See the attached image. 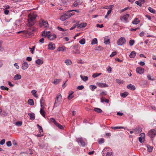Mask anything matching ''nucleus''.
I'll list each match as a JSON object with an SVG mask.
<instances>
[{
	"label": "nucleus",
	"instance_id": "f257e3e1",
	"mask_svg": "<svg viewBox=\"0 0 156 156\" xmlns=\"http://www.w3.org/2000/svg\"><path fill=\"white\" fill-rule=\"evenodd\" d=\"M37 15L36 13H30L28 16L27 25L28 27H31L34 25L36 22V17Z\"/></svg>",
	"mask_w": 156,
	"mask_h": 156
},
{
	"label": "nucleus",
	"instance_id": "f03ea898",
	"mask_svg": "<svg viewBox=\"0 0 156 156\" xmlns=\"http://www.w3.org/2000/svg\"><path fill=\"white\" fill-rule=\"evenodd\" d=\"M112 151L109 147H105L102 152L103 156H112Z\"/></svg>",
	"mask_w": 156,
	"mask_h": 156
},
{
	"label": "nucleus",
	"instance_id": "7ed1b4c3",
	"mask_svg": "<svg viewBox=\"0 0 156 156\" xmlns=\"http://www.w3.org/2000/svg\"><path fill=\"white\" fill-rule=\"evenodd\" d=\"M62 101V98L60 94H58L56 97V100L55 102V105L56 106H58Z\"/></svg>",
	"mask_w": 156,
	"mask_h": 156
},
{
	"label": "nucleus",
	"instance_id": "20e7f679",
	"mask_svg": "<svg viewBox=\"0 0 156 156\" xmlns=\"http://www.w3.org/2000/svg\"><path fill=\"white\" fill-rule=\"evenodd\" d=\"M147 135L151 138L154 137L156 135V130L154 129H151L148 132Z\"/></svg>",
	"mask_w": 156,
	"mask_h": 156
},
{
	"label": "nucleus",
	"instance_id": "39448f33",
	"mask_svg": "<svg viewBox=\"0 0 156 156\" xmlns=\"http://www.w3.org/2000/svg\"><path fill=\"white\" fill-rule=\"evenodd\" d=\"M126 42L125 38L124 37H122L118 40L117 44L118 45L121 46L125 44Z\"/></svg>",
	"mask_w": 156,
	"mask_h": 156
},
{
	"label": "nucleus",
	"instance_id": "423d86ee",
	"mask_svg": "<svg viewBox=\"0 0 156 156\" xmlns=\"http://www.w3.org/2000/svg\"><path fill=\"white\" fill-rule=\"evenodd\" d=\"M70 48L73 49V53L79 54L80 53L79 50L78 48V46L77 45H75L71 46Z\"/></svg>",
	"mask_w": 156,
	"mask_h": 156
},
{
	"label": "nucleus",
	"instance_id": "0eeeda50",
	"mask_svg": "<svg viewBox=\"0 0 156 156\" xmlns=\"http://www.w3.org/2000/svg\"><path fill=\"white\" fill-rule=\"evenodd\" d=\"M129 15L127 14L121 16L120 17V20L122 21L125 23L128 22L127 20L129 17Z\"/></svg>",
	"mask_w": 156,
	"mask_h": 156
},
{
	"label": "nucleus",
	"instance_id": "6e6552de",
	"mask_svg": "<svg viewBox=\"0 0 156 156\" xmlns=\"http://www.w3.org/2000/svg\"><path fill=\"white\" fill-rule=\"evenodd\" d=\"M40 24L41 26H44V27H48V24L47 21L42 19H41L40 21Z\"/></svg>",
	"mask_w": 156,
	"mask_h": 156
},
{
	"label": "nucleus",
	"instance_id": "1a4fd4ad",
	"mask_svg": "<svg viewBox=\"0 0 156 156\" xmlns=\"http://www.w3.org/2000/svg\"><path fill=\"white\" fill-rule=\"evenodd\" d=\"M76 141L79 143H80L83 147H84L85 145V142L82 138H77Z\"/></svg>",
	"mask_w": 156,
	"mask_h": 156
},
{
	"label": "nucleus",
	"instance_id": "9d476101",
	"mask_svg": "<svg viewBox=\"0 0 156 156\" xmlns=\"http://www.w3.org/2000/svg\"><path fill=\"white\" fill-rule=\"evenodd\" d=\"M67 14H68L66 13L62 15L60 17V20L62 21H64L68 18H69V15Z\"/></svg>",
	"mask_w": 156,
	"mask_h": 156
},
{
	"label": "nucleus",
	"instance_id": "9b49d317",
	"mask_svg": "<svg viewBox=\"0 0 156 156\" xmlns=\"http://www.w3.org/2000/svg\"><path fill=\"white\" fill-rule=\"evenodd\" d=\"M55 48V45L52 42L50 43L48 45V49L51 50H53Z\"/></svg>",
	"mask_w": 156,
	"mask_h": 156
},
{
	"label": "nucleus",
	"instance_id": "f8f14e48",
	"mask_svg": "<svg viewBox=\"0 0 156 156\" xmlns=\"http://www.w3.org/2000/svg\"><path fill=\"white\" fill-rule=\"evenodd\" d=\"M23 62L22 65V68L23 70H25L28 68L29 65L27 62L23 61Z\"/></svg>",
	"mask_w": 156,
	"mask_h": 156
},
{
	"label": "nucleus",
	"instance_id": "ddd939ff",
	"mask_svg": "<svg viewBox=\"0 0 156 156\" xmlns=\"http://www.w3.org/2000/svg\"><path fill=\"white\" fill-rule=\"evenodd\" d=\"M144 71V69L140 67H137L136 69V72L140 74H141L143 73Z\"/></svg>",
	"mask_w": 156,
	"mask_h": 156
},
{
	"label": "nucleus",
	"instance_id": "4468645a",
	"mask_svg": "<svg viewBox=\"0 0 156 156\" xmlns=\"http://www.w3.org/2000/svg\"><path fill=\"white\" fill-rule=\"evenodd\" d=\"M97 85L98 86L101 87H108V85L106 83H97Z\"/></svg>",
	"mask_w": 156,
	"mask_h": 156
},
{
	"label": "nucleus",
	"instance_id": "2eb2a0df",
	"mask_svg": "<svg viewBox=\"0 0 156 156\" xmlns=\"http://www.w3.org/2000/svg\"><path fill=\"white\" fill-rule=\"evenodd\" d=\"M56 35L54 34H49L48 35V38L51 40H52L56 38Z\"/></svg>",
	"mask_w": 156,
	"mask_h": 156
},
{
	"label": "nucleus",
	"instance_id": "dca6fc26",
	"mask_svg": "<svg viewBox=\"0 0 156 156\" xmlns=\"http://www.w3.org/2000/svg\"><path fill=\"white\" fill-rule=\"evenodd\" d=\"M87 25L86 23H81L80 24L78 23V27L80 28H83L86 27Z\"/></svg>",
	"mask_w": 156,
	"mask_h": 156
},
{
	"label": "nucleus",
	"instance_id": "f3484780",
	"mask_svg": "<svg viewBox=\"0 0 156 156\" xmlns=\"http://www.w3.org/2000/svg\"><path fill=\"white\" fill-rule=\"evenodd\" d=\"M81 4V3L80 2L79 0L76 1L74 2L73 4L72 5V6L76 7L78 5H80Z\"/></svg>",
	"mask_w": 156,
	"mask_h": 156
},
{
	"label": "nucleus",
	"instance_id": "a211bd4d",
	"mask_svg": "<svg viewBox=\"0 0 156 156\" xmlns=\"http://www.w3.org/2000/svg\"><path fill=\"white\" fill-rule=\"evenodd\" d=\"M101 102H105L107 103H108L109 102V100L108 99H106L105 97H102L101 99Z\"/></svg>",
	"mask_w": 156,
	"mask_h": 156
},
{
	"label": "nucleus",
	"instance_id": "6ab92c4d",
	"mask_svg": "<svg viewBox=\"0 0 156 156\" xmlns=\"http://www.w3.org/2000/svg\"><path fill=\"white\" fill-rule=\"evenodd\" d=\"M40 103L41 108H44V101L43 97H42L41 99Z\"/></svg>",
	"mask_w": 156,
	"mask_h": 156
},
{
	"label": "nucleus",
	"instance_id": "aec40b11",
	"mask_svg": "<svg viewBox=\"0 0 156 156\" xmlns=\"http://www.w3.org/2000/svg\"><path fill=\"white\" fill-rule=\"evenodd\" d=\"M127 87L128 89H130L132 90H134L136 89L135 86L134 85H132L131 84L127 85Z\"/></svg>",
	"mask_w": 156,
	"mask_h": 156
},
{
	"label": "nucleus",
	"instance_id": "412c9836",
	"mask_svg": "<svg viewBox=\"0 0 156 156\" xmlns=\"http://www.w3.org/2000/svg\"><path fill=\"white\" fill-rule=\"evenodd\" d=\"M28 115L30 116V119L34 120L35 118V114L34 113H29L28 114Z\"/></svg>",
	"mask_w": 156,
	"mask_h": 156
},
{
	"label": "nucleus",
	"instance_id": "4be33fe9",
	"mask_svg": "<svg viewBox=\"0 0 156 156\" xmlns=\"http://www.w3.org/2000/svg\"><path fill=\"white\" fill-rule=\"evenodd\" d=\"M66 48L64 46H62L61 47H59L57 49L58 51H65L66 50Z\"/></svg>",
	"mask_w": 156,
	"mask_h": 156
},
{
	"label": "nucleus",
	"instance_id": "5701e85b",
	"mask_svg": "<svg viewBox=\"0 0 156 156\" xmlns=\"http://www.w3.org/2000/svg\"><path fill=\"white\" fill-rule=\"evenodd\" d=\"M28 104L31 105H34V102L33 99H29L27 101Z\"/></svg>",
	"mask_w": 156,
	"mask_h": 156
},
{
	"label": "nucleus",
	"instance_id": "b1692460",
	"mask_svg": "<svg viewBox=\"0 0 156 156\" xmlns=\"http://www.w3.org/2000/svg\"><path fill=\"white\" fill-rule=\"evenodd\" d=\"M21 78V76L20 74H16L14 77V79L15 80L20 79Z\"/></svg>",
	"mask_w": 156,
	"mask_h": 156
},
{
	"label": "nucleus",
	"instance_id": "393cba45",
	"mask_svg": "<svg viewBox=\"0 0 156 156\" xmlns=\"http://www.w3.org/2000/svg\"><path fill=\"white\" fill-rule=\"evenodd\" d=\"M137 20H138V18H135L134 19V20L132 21V23H133V24H138L140 23V21Z\"/></svg>",
	"mask_w": 156,
	"mask_h": 156
},
{
	"label": "nucleus",
	"instance_id": "a878e982",
	"mask_svg": "<svg viewBox=\"0 0 156 156\" xmlns=\"http://www.w3.org/2000/svg\"><path fill=\"white\" fill-rule=\"evenodd\" d=\"M136 53L134 51H132L129 55V57L131 58H134L136 55Z\"/></svg>",
	"mask_w": 156,
	"mask_h": 156
},
{
	"label": "nucleus",
	"instance_id": "bb28decb",
	"mask_svg": "<svg viewBox=\"0 0 156 156\" xmlns=\"http://www.w3.org/2000/svg\"><path fill=\"white\" fill-rule=\"evenodd\" d=\"M104 43L106 44H108L110 43V39L105 37L104 38Z\"/></svg>",
	"mask_w": 156,
	"mask_h": 156
},
{
	"label": "nucleus",
	"instance_id": "cd10ccee",
	"mask_svg": "<svg viewBox=\"0 0 156 156\" xmlns=\"http://www.w3.org/2000/svg\"><path fill=\"white\" fill-rule=\"evenodd\" d=\"M65 63L67 65H69L72 63V61L70 59H66L65 61Z\"/></svg>",
	"mask_w": 156,
	"mask_h": 156
},
{
	"label": "nucleus",
	"instance_id": "c85d7f7f",
	"mask_svg": "<svg viewBox=\"0 0 156 156\" xmlns=\"http://www.w3.org/2000/svg\"><path fill=\"white\" fill-rule=\"evenodd\" d=\"M61 79H55L53 82V83L55 85H57L58 84L60 81Z\"/></svg>",
	"mask_w": 156,
	"mask_h": 156
},
{
	"label": "nucleus",
	"instance_id": "c756f323",
	"mask_svg": "<svg viewBox=\"0 0 156 156\" xmlns=\"http://www.w3.org/2000/svg\"><path fill=\"white\" fill-rule=\"evenodd\" d=\"M43 108H41L40 112L41 115L44 117H45V112L44 110L43 109Z\"/></svg>",
	"mask_w": 156,
	"mask_h": 156
},
{
	"label": "nucleus",
	"instance_id": "7c9ffc66",
	"mask_svg": "<svg viewBox=\"0 0 156 156\" xmlns=\"http://www.w3.org/2000/svg\"><path fill=\"white\" fill-rule=\"evenodd\" d=\"M80 76L81 79L84 81H86L88 79V77L87 76H83L81 75Z\"/></svg>",
	"mask_w": 156,
	"mask_h": 156
},
{
	"label": "nucleus",
	"instance_id": "2f4dec72",
	"mask_svg": "<svg viewBox=\"0 0 156 156\" xmlns=\"http://www.w3.org/2000/svg\"><path fill=\"white\" fill-rule=\"evenodd\" d=\"M71 93L69 94L68 97V99L70 100L74 97V96L73 95V92L71 91Z\"/></svg>",
	"mask_w": 156,
	"mask_h": 156
},
{
	"label": "nucleus",
	"instance_id": "473e14b6",
	"mask_svg": "<svg viewBox=\"0 0 156 156\" xmlns=\"http://www.w3.org/2000/svg\"><path fill=\"white\" fill-rule=\"evenodd\" d=\"M147 148L148 151L149 152H151L152 151L153 147L149 145H147Z\"/></svg>",
	"mask_w": 156,
	"mask_h": 156
},
{
	"label": "nucleus",
	"instance_id": "72a5a7b5",
	"mask_svg": "<svg viewBox=\"0 0 156 156\" xmlns=\"http://www.w3.org/2000/svg\"><path fill=\"white\" fill-rule=\"evenodd\" d=\"M98 43V41L97 39L96 38H94L93 39L92 41L91 44L92 45L94 44H96Z\"/></svg>",
	"mask_w": 156,
	"mask_h": 156
},
{
	"label": "nucleus",
	"instance_id": "f704fd0d",
	"mask_svg": "<svg viewBox=\"0 0 156 156\" xmlns=\"http://www.w3.org/2000/svg\"><path fill=\"white\" fill-rule=\"evenodd\" d=\"M55 125L58 127L59 129H64V127H63L61 124H59L57 122L55 124Z\"/></svg>",
	"mask_w": 156,
	"mask_h": 156
},
{
	"label": "nucleus",
	"instance_id": "c9c22d12",
	"mask_svg": "<svg viewBox=\"0 0 156 156\" xmlns=\"http://www.w3.org/2000/svg\"><path fill=\"white\" fill-rule=\"evenodd\" d=\"M36 62L37 64L40 65V64H41L43 63V61L42 60H41L40 59H38L36 61Z\"/></svg>",
	"mask_w": 156,
	"mask_h": 156
},
{
	"label": "nucleus",
	"instance_id": "e433bc0d",
	"mask_svg": "<svg viewBox=\"0 0 156 156\" xmlns=\"http://www.w3.org/2000/svg\"><path fill=\"white\" fill-rule=\"evenodd\" d=\"M37 126L39 129V133H41L43 132V130L42 127L40 126L39 124H37Z\"/></svg>",
	"mask_w": 156,
	"mask_h": 156
},
{
	"label": "nucleus",
	"instance_id": "4c0bfd02",
	"mask_svg": "<svg viewBox=\"0 0 156 156\" xmlns=\"http://www.w3.org/2000/svg\"><path fill=\"white\" fill-rule=\"evenodd\" d=\"M37 92V91L35 90H33L31 91V93L35 97H37V94H36Z\"/></svg>",
	"mask_w": 156,
	"mask_h": 156
},
{
	"label": "nucleus",
	"instance_id": "58836bf2",
	"mask_svg": "<svg viewBox=\"0 0 156 156\" xmlns=\"http://www.w3.org/2000/svg\"><path fill=\"white\" fill-rule=\"evenodd\" d=\"M94 110L98 112V113H101L102 112V110L100 108H94Z\"/></svg>",
	"mask_w": 156,
	"mask_h": 156
},
{
	"label": "nucleus",
	"instance_id": "ea45409f",
	"mask_svg": "<svg viewBox=\"0 0 156 156\" xmlns=\"http://www.w3.org/2000/svg\"><path fill=\"white\" fill-rule=\"evenodd\" d=\"M135 41L134 40H130L129 41V43L130 46H132L135 43Z\"/></svg>",
	"mask_w": 156,
	"mask_h": 156
},
{
	"label": "nucleus",
	"instance_id": "a19ab883",
	"mask_svg": "<svg viewBox=\"0 0 156 156\" xmlns=\"http://www.w3.org/2000/svg\"><path fill=\"white\" fill-rule=\"evenodd\" d=\"M79 23V21L78 22H77L76 24H74L72 27H71L70 29V30H73L74 29L76 26L78 27V23Z\"/></svg>",
	"mask_w": 156,
	"mask_h": 156
},
{
	"label": "nucleus",
	"instance_id": "79ce46f5",
	"mask_svg": "<svg viewBox=\"0 0 156 156\" xmlns=\"http://www.w3.org/2000/svg\"><path fill=\"white\" fill-rule=\"evenodd\" d=\"M49 33L47 32L43 31L42 34V36L43 37H46L48 35Z\"/></svg>",
	"mask_w": 156,
	"mask_h": 156
},
{
	"label": "nucleus",
	"instance_id": "37998d69",
	"mask_svg": "<svg viewBox=\"0 0 156 156\" xmlns=\"http://www.w3.org/2000/svg\"><path fill=\"white\" fill-rule=\"evenodd\" d=\"M149 11L151 13H155V10L151 7H149L148 8Z\"/></svg>",
	"mask_w": 156,
	"mask_h": 156
},
{
	"label": "nucleus",
	"instance_id": "c03bdc74",
	"mask_svg": "<svg viewBox=\"0 0 156 156\" xmlns=\"http://www.w3.org/2000/svg\"><path fill=\"white\" fill-rule=\"evenodd\" d=\"M128 95V93L127 92H125L123 93H122L121 94V97L124 98L126 97Z\"/></svg>",
	"mask_w": 156,
	"mask_h": 156
},
{
	"label": "nucleus",
	"instance_id": "a18cd8bd",
	"mask_svg": "<svg viewBox=\"0 0 156 156\" xmlns=\"http://www.w3.org/2000/svg\"><path fill=\"white\" fill-rule=\"evenodd\" d=\"M101 74V73H94L92 75V77L94 78H95Z\"/></svg>",
	"mask_w": 156,
	"mask_h": 156
},
{
	"label": "nucleus",
	"instance_id": "49530a36",
	"mask_svg": "<svg viewBox=\"0 0 156 156\" xmlns=\"http://www.w3.org/2000/svg\"><path fill=\"white\" fill-rule=\"evenodd\" d=\"M112 128L113 129H124L123 127H119V126H117V127H112Z\"/></svg>",
	"mask_w": 156,
	"mask_h": 156
},
{
	"label": "nucleus",
	"instance_id": "de8ad7c7",
	"mask_svg": "<svg viewBox=\"0 0 156 156\" xmlns=\"http://www.w3.org/2000/svg\"><path fill=\"white\" fill-rule=\"evenodd\" d=\"M79 43L81 44H84L85 43V39L84 38L82 39L80 41Z\"/></svg>",
	"mask_w": 156,
	"mask_h": 156
},
{
	"label": "nucleus",
	"instance_id": "09e8293b",
	"mask_svg": "<svg viewBox=\"0 0 156 156\" xmlns=\"http://www.w3.org/2000/svg\"><path fill=\"white\" fill-rule=\"evenodd\" d=\"M50 121L51 122H53L54 124L55 125L57 122L56 121L55 119L53 118H51L50 119Z\"/></svg>",
	"mask_w": 156,
	"mask_h": 156
},
{
	"label": "nucleus",
	"instance_id": "8fccbe9b",
	"mask_svg": "<svg viewBox=\"0 0 156 156\" xmlns=\"http://www.w3.org/2000/svg\"><path fill=\"white\" fill-rule=\"evenodd\" d=\"M1 89L3 90H9V88L7 87H5L4 86H2L0 87Z\"/></svg>",
	"mask_w": 156,
	"mask_h": 156
},
{
	"label": "nucleus",
	"instance_id": "3c124183",
	"mask_svg": "<svg viewBox=\"0 0 156 156\" xmlns=\"http://www.w3.org/2000/svg\"><path fill=\"white\" fill-rule=\"evenodd\" d=\"M116 81L117 83H119V84H120L121 83H123V80H120L119 79H116Z\"/></svg>",
	"mask_w": 156,
	"mask_h": 156
},
{
	"label": "nucleus",
	"instance_id": "603ef678",
	"mask_svg": "<svg viewBox=\"0 0 156 156\" xmlns=\"http://www.w3.org/2000/svg\"><path fill=\"white\" fill-rule=\"evenodd\" d=\"M104 139L103 138H101L98 140V143L100 144H102L104 142Z\"/></svg>",
	"mask_w": 156,
	"mask_h": 156
},
{
	"label": "nucleus",
	"instance_id": "864d4df0",
	"mask_svg": "<svg viewBox=\"0 0 156 156\" xmlns=\"http://www.w3.org/2000/svg\"><path fill=\"white\" fill-rule=\"evenodd\" d=\"M97 88V87L94 85H90V88L92 90L94 91Z\"/></svg>",
	"mask_w": 156,
	"mask_h": 156
},
{
	"label": "nucleus",
	"instance_id": "5fc2aeb1",
	"mask_svg": "<svg viewBox=\"0 0 156 156\" xmlns=\"http://www.w3.org/2000/svg\"><path fill=\"white\" fill-rule=\"evenodd\" d=\"M2 43L0 41V51H3L4 50V48L2 46Z\"/></svg>",
	"mask_w": 156,
	"mask_h": 156
},
{
	"label": "nucleus",
	"instance_id": "6e6d98bb",
	"mask_svg": "<svg viewBox=\"0 0 156 156\" xmlns=\"http://www.w3.org/2000/svg\"><path fill=\"white\" fill-rule=\"evenodd\" d=\"M148 79L150 80L153 81L154 80V78H151V76L150 75H148L147 76Z\"/></svg>",
	"mask_w": 156,
	"mask_h": 156
},
{
	"label": "nucleus",
	"instance_id": "4d7b16f0",
	"mask_svg": "<svg viewBox=\"0 0 156 156\" xmlns=\"http://www.w3.org/2000/svg\"><path fill=\"white\" fill-rule=\"evenodd\" d=\"M22 124V122L20 121H17L16 123V125L17 126H21Z\"/></svg>",
	"mask_w": 156,
	"mask_h": 156
},
{
	"label": "nucleus",
	"instance_id": "13d9d810",
	"mask_svg": "<svg viewBox=\"0 0 156 156\" xmlns=\"http://www.w3.org/2000/svg\"><path fill=\"white\" fill-rule=\"evenodd\" d=\"M70 12H69V11L67 12L69 15V18L71 17L72 16L74 15L75 14V13L74 12L70 13Z\"/></svg>",
	"mask_w": 156,
	"mask_h": 156
},
{
	"label": "nucleus",
	"instance_id": "bf43d9fd",
	"mask_svg": "<svg viewBox=\"0 0 156 156\" xmlns=\"http://www.w3.org/2000/svg\"><path fill=\"white\" fill-rule=\"evenodd\" d=\"M117 54V52L116 51H113L112 52L111 55H110V57H112L115 55Z\"/></svg>",
	"mask_w": 156,
	"mask_h": 156
},
{
	"label": "nucleus",
	"instance_id": "052dcab7",
	"mask_svg": "<svg viewBox=\"0 0 156 156\" xmlns=\"http://www.w3.org/2000/svg\"><path fill=\"white\" fill-rule=\"evenodd\" d=\"M144 140H145L144 139L142 138V137H140L139 138V141L141 143H142L144 141Z\"/></svg>",
	"mask_w": 156,
	"mask_h": 156
},
{
	"label": "nucleus",
	"instance_id": "680f3d73",
	"mask_svg": "<svg viewBox=\"0 0 156 156\" xmlns=\"http://www.w3.org/2000/svg\"><path fill=\"white\" fill-rule=\"evenodd\" d=\"M6 144L8 147H10L12 146V145L11 141H10L7 142Z\"/></svg>",
	"mask_w": 156,
	"mask_h": 156
},
{
	"label": "nucleus",
	"instance_id": "e2e57ef3",
	"mask_svg": "<svg viewBox=\"0 0 156 156\" xmlns=\"http://www.w3.org/2000/svg\"><path fill=\"white\" fill-rule=\"evenodd\" d=\"M34 30H35L34 28H33V27H32V28H31L28 29V32H30L31 31L33 32V31H34Z\"/></svg>",
	"mask_w": 156,
	"mask_h": 156
},
{
	"label": "nucleus",
	"instance_id": "0e129e2a",
	"mask_svg": "<svg viewBox=\"0 0 156 156\" xmlns=\"http://www.w3.org/2000/svg\"><path fill=\"white\" fill-rule=\"evenodd\" d=\"M9 12V10L7 9H5L4 11V13L6 15L8 14Z\"/></svg>",
	"mask_w": 156,
	"mask_h": 156
},
{
	"label": "nucleus",
	"instance_id": "69168bd1",
	"mask_svg": "<svg viewBox=\"0 0 156 156\" xmlns=\"http://www.w3.org/2000/svg\"><path fill=\"white\" fill-rule=\"evenodd\" d=\"M84 88V86L83 85L78 86L77 89L79 90H82Z\"/></svg>",
	"mask_w": 156,
	"mask_h": 156
},
{
	"label": "nucleus",
	"instance_id": "338daca9",
	"mask_svg": "<svg viewBox=\"0 0 156 156\" xmlns=\"http://www.w3.org/2000/svg\"><path fill=\"white\" fill-rule=\"evenodd\" d=\"M140 137H142V138L144 139L145 138V134L144 133H141L140 134Z\"/></svg>",
	"mask_w": 156,
	"mask_h": 156
},
{
	"label": "nucleus",
	"instance_id": "774afa93",
	"mask_svg": "<svg viewBox=\"0 0 156 156\" xmlns=\"http://www.w3.org/2000/svg\"><path fill=\"white\" fill-rule=\"evenodd\" d=\"M5 139H2L0 142V144L3 145L5 142Z\"/></svg>",
	"mask_w": 156,
	"mask_h": 156
}]
</instances>
